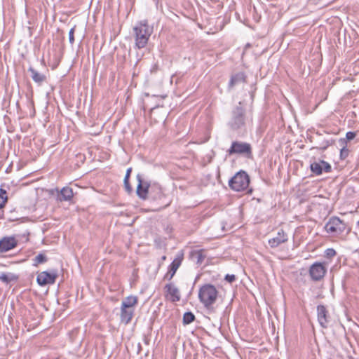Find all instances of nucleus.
I'll return each instance as SVG.
<instances>
[{
	"label": "nucleus",
	"mask_w": 359,
	"mask_h": 359,
	"mask_svg": "<svg viewBox=\"0 0 359 359\" xmlns=\"http://www.w3.org/2000/svg\"><path fill=\"white\" fill-rule=\"evenodd\" d=\"M137 195L141 199L145 200L151 197L154 200H160L163 196V192L161 185L157 182H152L144 179L143 175H137Z\"/></svg>",
	"instance_id": "f257e3e1"
},
{
	"label": "nucleus",
	"mask_w": 359,
	"mask_h": 359,
	"mask_svg": "<svg viewBox=\"0 0 359 359\" xmlns=\"http://www.w3.org/2000/svg\"><path fill=\"white\" fill-rule=\"evenodd\" d=\"M135 45L138 49L144 48L153 33V27L148 24L147 20L137 22L133 27Z\"/></svg>",
	"instance_id": "f03ea898"
},
{
	"label": "nucleus",
	"mask_w": 359,
	"mask_h": 359,
	"mask_svg": "<svg viewBox=\"0 0 359 359\" xmlns=\"http://www.w3.org/2000/svg\"><path fill=\"white\" fill-rule=\"evenodd\" d=\"M247 121L245 109L241 106V102H239L231 111L228 126L231 130L240 133L245 130Z\"/></svg>",
	"instance_id": "7ed1b4c3"
},
{
	"label": "nucleus",
	"mask_w": 359,
	"mask_h": 359,
	"mask_svg": "<svg viewBox=\"0 0 359 359\" xmlns=\"http://www.w3.org/2000/svg\"><path fill=\"white\" fill-rule=\"evenodd\" d=\"M198 297L200 302L208 309L216 302L218 291L213 285L205 284L199 288Z\"/></svg>",
	"instance_id": "20e7f679"
},
{
	"label": "nucleus",
	"mask_w": 359,
	"mask_h": 359,
	"mask_svg": "<svg viewBox=\"0 0 359 359\" xmlns=\"http://www.w3.org/2000/svg\"><path fill=\"white\" fill-rule=\"evenodd\" d=\"M250 183V177L245 171L238 172L229 182L230 188L236 191L245 190Z\"/></svg>",
	"instance_id": "39448f33"
},
{
	"label": "nucleus",
	"mask_w": 359,
	"mask_h": 359,
	"mask_svg": "<svg viewBox=\"0 0 359 359\" xmlns=\"http://www.w3.org/2000/svg\"><path fill=\"white\" fill-rule=\"evenodd\" d=\"M346 228V224L339 217H331L325 225V231L332 235H339L342 233Z\"/></svg>",
	"instance_id": "423d86ee"
},
{
	"label": "nucleus",
	"mask_w": 359,
	"mask_h": 359,
	"mask_svg": "<svg viewBox=\"0 0 359 359\" xmlns=\"http://www.w3.org/2000/svg\"><path fill=\"white\" fill-rule=\"evenodd\" d=\"M228 152L230 155L234 154H241L245 155L247 158H251L252 154L250 144L238 141L232 142Z\"/></svg>",
	"instance_id": "0eeeda50"
},
{
	"label": "nucleus",
	"mask_w": 359,
	"mask_h": 359,
	"mask_svg": "<svg viewBox=\"0 0 359 359\" xmlns=\"http://www.w3.org/2000/svg\"><path fill=\"white\" fill-rule=\"evenodd\" d=\"M327 271L325 265L320 262H315L309 269V275L313 281H319L323 278Z\"/></svg>",
	"instance_id": "6e6552de"
},
{
	"label": "nucleus",
	"mask_w": 359,
	"mask_h": 359,
	"mask_svg": "<svg viewBox=\"0 0 359 359\" xmlns=\"http://www.w3.org/2000/svg\"><path fill=\"white\" fill-rule=\"evenodd\" d=\"M311 170L316 175H320L324 171L325 172H330L332 167L330 164L323 160L314 161L310 165Z\"/></svg>",
	"instance_id": "1a4fd4ad"
},
{
	"label": "nucleus",
	"mask_w": 359,
	"mask_h": 359,
	"mask_svg": "<svg viewBox=\"0 0 359 359\" xmlns=\"http://www.w3.org/2000/svg\"><path fill=\"white\" fill-rule=\"evenodd\" d=\"M57 276V272L55 271L51 273L42 271L38 274L36 282L41 286L53 284L55 282Z\"/></svg>",
	"instance_id": "9d476101"
},
{
	"label": "nucleus",
	"mask_w": 359,
	"mask_h": 359,
	"mask_svg": "<svg viewBox=\"0 0 359 359\" xmlns=\"http://www.w3.org/2000/svg\"><path fill=\"white\" fill-rule=\"evenodd\" d=\"M318 321L323 328H327L330 322V316L328 311L324 305L317 306Z\"/></svg>",
	"instance_id": "9b49d317"
},
{
	"label": "nucleus",
	"mask_w": 359,
	"mask_h": 359,
	"mask_svg": "<svg viewBox=\"0 0 359 359\" xmlns=\"http://www.w3.org/2000/svg\"><path fill=\"white\" fill-rule=\"evenodd\" d=\"M166 297L172 302H176L180 299V293L177 287L172 283L167 284L165 287Z\"/></svg>",
	"instance_id": "f8f14e48"
},
{
	"label": "nucleus",
	"mask_w": 359,
	"mask_h": 359,
	"mask_svg": "<svg viewBox=\"0 0 359 359\" xmlns=\"http://www.w3.org/2000/svg\"><path fill=\"white\" fill-rule=\"evenodd\" d=\"M288 240L287 235L283 229L278 231L276 236L269 240V245L273 248H277L282 243L287 242Z\"/></svg>",
	"instance_id": "ddd939ff"
},
{
	"label": "nucleus",
	"mask_w": 359,
	"mask_h": 359,
	"mask_svg": "<svg viewBox=\"0 0 359 359\" xmlns=\"http://www.w3.org/2000/svg\"><path fill=\"white\" fill-rule=\"evenodd\" d=\"M17 241L13 237H4L0 241V252H6L14 248Z\"/></svg>",
	"instance_id": "4468645a"
},
{
	"label": "nucleus",
	"mask_w": 359,
	"mask_h": 359,
	"mask_svg": "<svg viewBox=\"0 0 359 359\" xmlns=\"http://www.w3.org/2000/svg\"><path fill=\"white\" fill-rule=\"evenodd\" d=\"M182 261V255L177 256L170 264L168 267V271L165 275V278L168 280H171L172 277L174 276L175 273H176L177 269L181 265Z\"/></svg>",
	"instance_id": "2eb2a0df"
},
{
	"label": "nucleus",
	"mask_w": 359,
	"mask_h": 359,
	"mask_svg": "<svg viewBox=\"0 0 359 359\" xmlns=\"http://www.w3.org/2000/svg\"><path fill=\"white\" fill-rule=\"evenodd\" d=\"M134 308H126L121 306V321L126 325L128 324L131 321L134 316Z\"/></svg>",
	"instance_id": "dca6fc26"
},
{
	"label": "nucleus",
	"mask_w": 359,
	"mask_h": 359,
	"mask_svg": "<svg viewBox=\"0 0 359 359\" xmlns=\"http://www.w3.org/2000/svg\"><path fill=\"white\" fill-rule=\"evenodd\" d=\"M74 196L73 190L69 187H63L57 194V200L58 201H69Z\"/></svg>",
	"instance_id": "f3484780"
},
{
	"label": "nucleus",
	"mask_w": 359,
	"mask_h": 359,
	"mask_svg": "<svg viewBox=\"0 0 359 359\" xmlns=\"http://www.w3.org/2000/svg\"><path fill=\"white\" fill-rule=\"evenodd\" d=\"M203 250H192L189 252L190 259L196 264H201L205 259Z\"/></svg>",
	"instance_id": "a211bd4d"
},
{
	"label": "nucleus",
	"mask_w": 359,
	"mask_h": 359,
	"mask_svg": "<svg viewBox=\"0 0 359 359\" xmlns=\"http://www.w3.org/2000/svg\"><path fill=\"white\" fill-rule=\"evenodd\" d=\"M28 72H30V76L32 77V80L38 84H41L46 79L44 74L39 73L32 67H29Z\"/></svg>",
	"instance_id": "6ab92c4d"
},
{
	"label": "nucleus",
	"mask_w": 359,
	"mask_h": 359,
	"mask_svg": "<svg viewBox=\"0 0 359 359\" xmlns=\"http://www.w3.org/2000/svg\"><path fill=\"white\" fill-rule=\"evenodd\" d=\"M137 301L138 299L136 296H128L122 301L121 306L126 308H134V306L137 304Z\"/></svg>",
	"instance_id": "aec40b11"
},
{
	"label": "nucleus",
	"mask_w": 359,
	"mask_h": 359,
	"mask_svg": "<svg viewBox=\"0 0 359 359\" xmlns=\"http://www.w3.org/2000/svg\"><path fill=\"white\" fill-rule=\"evenodd\" d=\"M339 144L341 147L340 149V158L341 159H345L349 154V150L347 148L346 139H339Z\"/></svg>",
	"instance_id": "412c9836"
},
{
	"label": "nucleus",
	"mask_w": 359,
	"mask_h": 359,
	"mask_svg": "<svg viewBox=\"0 0 359 359\" xmlns=\"http://www.w3.org/2000/svg\"><path fill=\"white\" fill-rule=\"evenodd\" d=\"M48 260L46 256L42 253H39L35 258L33 259V266H37L40 264H43L46 262Z\"/></svg>",
	"instance_id": "4be33fe9"
},
{
	"label": "nucleus",
	"mask_w": 359,
	"mask_h": 359,
	"mask_svg": "<svg viewBox=\"0 0 359 359\" xmlns=\"http://www.w3.org/2000/svg\"><path fill=\"white\" fill-rule=\"evenodd\" d=\"M195 320V316L191 311L185 312L183 316V323L188 325L192 323Z\"/></svg>",
	"instance_id": "5701e85b"
},
{
	"label": "nucleus",
	"mask_w": 359,
	"mask_h": 359,
	"mask_svg": "<svg viewBox=\"0 0 359 359\" xmlns=\"http://www.w3.org/2000/svg\"><path fill=\"white\" fill-rule=\"evenodd\" d=\"M242 80H243V75L242 74H237L231 76L229 85L230 87H233L236 83Z\"/></svg>",
	"instance_id": "b1692460"
},
{
	"label": "nucleus",
	"mask_w": 359,
	"mask_h": 359,
	"mask_svg": "<svg viewBox=\"0 0 359 359\" xmlns=\"http://www.w3.org/2000/svg\"><path fill=\"white\" fill-rule=\"evenodd\" d=\"M7 198L6 191L3 189H0V209L4 207Z\"/></svg>",
	"instance_id": "393cba45"
},
{
	"label": "nucleus",
	"mask_w": 359,
	"mask_h": 359,
	"mask_svg": "<svg viewBox=\"0 0 359 359\" xmlns=\"http://www.w3.org/2000/svg\"><path fill=\"white\" fill-rule=\"evenodd\" d=\"M10 275L11 274L3 273L0 275V280L5 283H8L12 280V278L10 277Z\"/></svg>",
	"instance_id": "a878e982"
},
{
	"label": "nucleus",
	"mask_w": 359,
	"mask_h": 359,
	"mask_svg": "<svg viewBox=\"0 0 359 359\" xmlns=\"http://www.w3.org/2000/svg\"><path fill=\"white\" fill-rule=\"evenodd\" d=\"M356 136V133L355 132H352V131H348L346 133V137L344 139H346V142L347 143V141L348 140H353Z\"/></svg>",
	"instance_id": "bb28decb"
},
{
	"label": "nucleus",
	"mask_w": 359,
	"mask_h": 359,
	"mask_svg": "<svg viewBox=\"0 0 359 359\" xmlns=\"http://www.w3.org/2000/svg\"><path fill=\"white\" fill-rule=\"evenodd\" d=\"M74 29L75 27H72L69 32V41L72 45L74 42Z\"/></svg>",
	"instance_id": "cd10ccee"
},
{
	"label": "nucleus",
	"mask_w": 359,
	"mask_h": 359,
	"mask_svg": "<svg viewBox=\"0 0 359 359\" xmlns=\"http://www.w3.org/2000/svg\"><path fill=\"white\" fill-rule=\"evenodd\" d=\"M336 255V251L333 248H328L325 250V255L327 257H332Z\"/></svg>",
	"instance_id": "c85d7f7f"
},
{
	"label": "nucleus",
	"mask_w": 359,
	"mask_h": 359,
	"mask_svg": "<svg viewBox=\"0 0 359 359\" xmlns=\"http://www.w3.org/2000/svg\"><path fill=\"white\" fill-rule=\"evenodd\" d=\"M123 182H124V187L126 189V191L128 193H130L133 191V189L129 183V180H124Z\"/></svg>",
	"instance_id": "c756f323"
},
{
	"label": "nucleus",
	"mask_w": 359,
	"mask_h": 359,
	"mask_svg": "<svg viewBox=\"0 0 359 359\" xmlns=\"http://www.w3.org/2000/svg\"><path fill=\"white\" fill-rule=\"evenodd\" d=\"M225 280L229 283H232L236 280V276L233 274H227L225 276Z\"/></svg>",
	"instance_id": "7c9ffc66"
},
{
	"label": "nucleus",
	"mask_w": 359,
	"mask_h": 359,
	"mask_svg": "<svg viewBox=\"0 0 359 359\" xmlns=\"http://www.w3.org/2000/svg\"><path fill=\"white\" fill-rule=\"evenodd\" d=\"M131 171H132L131 168H129L127 169L124 180H129Z\"/></svg>",
	"instance_id": "2f4dec72"
},
{
	"label": "nucleus",
	"mask_w": 359,
	"mask_h": 359,
	"mask_svg": "<svg viewBox=\"0 0 359 359\" xmlns=\"http://www.w3.org/2000/svg\"><path fill=\"white\" fill-rule=\"evenodd\" d=\"M165 259H166V257H165V256H163V257H162V259H163V260H165Z\"/></svg>",
	"instance_id": "473e14b6"
},
{
	"label": "nucleus",
	"mask_w": 359,
	"mask_h": 359,
	"mask_svg": "<svg viewBox=\"0 0 359 359\" xmlns=\"http://www.w3.org/2000/svg\"><path fill=\"white\" fill-rule=\"evenodd\" d=\"M327 147V144L323 147L324 149H325Z\"/></svg>",
	"instance_id": "72a5a7b5"
},
{
	"label": "nucleus",
	"mask_w": 359,
	"mask_h": 359,
	"mask_svg": "<svg viewBox=\"0 0 359 359\" xmlns=\"http://www.w3.org/2000/svg\"><path fill=\"white\" fill-rule=\"evenodd\" d=\"M358 224L359 225V221L358 222Z\"/></svg>",
	"instance_id": "f704fd0d"
}]
</instances>
